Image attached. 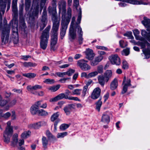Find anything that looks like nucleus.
I'll list each match as a JSON object with an SVG mask.
<instances>
[{
  "label": "nucleus",
  "instance_id": "nucleus-7",
  "mask_svg": "<svg viewBox=\"0 0 150 150\" xmlns=\"http://www.w3.org/2000/svg\"><path fill=\"white\" fill-rule=\"evenodd\" d=\"M13 128H6L3 133V139L6 144H8L10 142V138L13 133Z\"/></svg>",
  "mask_w": 150,
  "mask_h": 150
},
{
  "label": "nucleus",
  "instance_id": "nucleus-42",
  "mask_svg": "<svg viewBox=\"0 0 150 150\" xmlns=\"http://www.w3.org/2000/svg\"><path fill=\"white\" fill-rule=\"evenodd\" d=\"M7 103V101L3 99L2 96L0 95V106L2 107L4 106Z\"/></svg>",
  "mask_w": 150,
  "mask_h": 150
},
{
  "label": "nucleus",
  "instance_id": "nucleus-9",
  "mask_svg": "<svg viewBox=\"0 0 150 150\" xmlns=\"http://www.w3.org/2000/svg\"><path fill=\"white\" fill-rule=\"evenodd\" d=\"M16 27L13 26L12 29V35L11 40L14 44H17L18 43V23L15 24Z\"/></svg>",
  "mask_w": 150,
  "mask_h": 150
},
{
  "label": "nucleus",
  "instance_id": "nucleus-11",
  "mask_svg": "<svg viewBox=\"0 0 150 150\" xmlns=\"http://www.w3.org/2000/svg\"><path fill=\"white\" fill-rule=\"evenodd\" d=\"M10 30L9 29H4L2 30L1 39L2 42L4 44H6L8 42Z\"/></svg>",
  "mask_w": 150,
  "mask_h": 150
},
{
  "label": "nucleus",
  "instance_id": "nucleus-34",
  "mask_svg": "<svg viewBox=\"0 0 150 150\" xmlns=\"http://www.w3.org/2000/svg\"><path fill=\"white\" fill-rule=\"evenodd\" d=\"M31 3V0H25V10L26 11H29Z\"/></svg>",
  "mask_w": 150,
  "mask_h": 150
},
{
  "label": "nucleus",
  "instance_id": "nucleus-8",
  "mask_svg": "<svg viewBox=\"0 0 150 150\" xmlns=\"http://www.w3.org/2000/svg\"><path fill=\"white\" fill-rule=\"evenodd\" d=\"M88 61L83 59L79 60L77 62V65L81 69L84 71H87L89 70L91 68V67L87 63Z\"/></svg>",
  "mask_w": 150,
  "mask_h": 150
},
{
  "label": "nucleus",
  "instance_id": "nucleus-14",
  "mask_svg": "<svg viewBox=\"0 0 150 150\" xmlns=\"http://www.w3.org/2000/svg\"><path fill=\"white\" fill-rule=\"evenodd\" d=\"M112 76L111 70H108L104 73V84H107Z\"/></svg>",
  "mask_w": 150,
  "mask_h": 150
},
{
  "label": "nucleus",
  "instance_id": "nucleus-5",
  "mask_svg": "<svg viewBox=\"0 0 150 150\" xmlns=\"http://www.w3.org/2000/svg\"><path fill=\"white\" fill-rule=\"evenodd\" d=\"M135 44L140 46L142 49L144 48L146 45L147 47V49H144L142 50V51L146 58H149L150 57V43H148L146 41H143L137 42Z\"/></svg>",
  "mask_w": 150,
  "mask_h": 150
},
{
  "label": "nucleus",
  "instance_id": "nucleus-58",
  "mask_svg": "<svg viewBox=\"0 0 150 150\" xmlns=\"http://www.w3.org/2000/svg\"><path fill=\"white\" fill-rule=\"evenodd\" d=\"M122 68L125 69H127L128 68V66L127 62L125 60H124L122 63Z\"/></svg>",
  "mask_w": 150,
  "mask_h": 150
},
{
  "label": "nucleus",
  "instance_id": "nucleus-10",
  "mask_svg": "<svg viewBox=\"0 0 150 150\" xmlns=\"http://www.w3.org/2000/svg\"><path fill=\"white\" fill-rule=\"evenodd\" d=\"M108 58L111 63L113 65L118 66L120 64V59L117 54H112Z\"/></svg>",
  "mask_w": 150,
  "mask_h": 150
},
{
  "label": "nucleus",
  "instance_id": "nucleus-6",
  "mask_svg": "<svg viewBox=\"0 0 150 150\" xmlns=\"http://www.w3.org/2000/svg\"><path fill=\"white\" fill-rule=\"evenodd\" d=\"M47 23V12L46 9H44L42 13V19L38 21L37 26L40 27V30L41 31L46 26Z\"/></svg>",
  "mask_w": 150,
  "mask_h": 150
},
{
  "label": "nucleus",
  "instance_id": "nucleus-52",
  "mask_svg": "<svg viewBox=\"0 0 150 150\" xmlns=\"http://www.w3.org/2000/svg\"><path fill=\"white\" fill-rule=\"evenodd\" d=\"M67 132H63L62 133H59L57 135V137L58 138H63L64 136L67 135Z\"/></svg>",
  "mask_w": 150,
  "mask_h": 150
},
{
  "label": "nucleus",
  "instance_id": "nucleus-64",
  "mask_svg": "<svg viewBox=\"0 0 150 150\" xmlns=\"http://www.w3.org/2000/svg\"><path fill=\"white\" fill-rule=\"evenodd\" d=\"M98 73H102L103 71V67L102 65L98 66Z\"/></svg>",
  "mask_w": 150,
  "mask_h": 150
},
{
  "label": "nucleus",
  "instance_id": "nucleus-47",
  "mask_svg": "<svg viewBox=\"0 0 150 150\" xmlns=\"http://www.w3.org/2000/svg\"><path fill=\"white\" fill-rule=\"evenodd\" d=\"M88 89L87 86H84L83 88V89L82 92V93L81 95V97L82 98H84L86 94L87 91Z\"/></svg>",
  "mask_w": 150,
  "mask_h": 150
},
{
  "label": "nucleus",
  "instance_id": "nucleus-36",
  "mask_svg": "<svg viewBox=\"0 0 150 150\" xmlns=\"http://www.w3.org/2000/svg\"><path fill=\"white\" fill-rule=\"evenodd\" d=\"M23 65L25 67H35L37 64L35 63H33L30 62H24L23 64Z\"/></svg>",
  "mask_w": 150,
  "mask_h": 150
},
{
  "label": "nucleus",
  "instance_id": "nucleus-33",
  "mask_svg": "<svg viewBox=\"0 0 150 150\" xmlns=\"http://www.w3.org/2000/svg\"><path fill=\"white\" fill-rule=\"evenodd\" d=\"M142 23L146 27L150 28V19L144 18V20L142 21Z\"/></svg>",
  "mask_w": 150,
  "mask_h": 150
},
{
  "label": "nucleus",
  "instance_id": "nucleus-37",
  "mask_svg": "<svg viewBox=\"0 0 150 150\" xmlns=\"http://www.w3.org/2000/svg\"><path fill=\"white\" fill-rule=\"evenodd\" d=\"M61 11H62V22H66V19L65 18V15L66 13V9L65 8H62V10Z\"/></svg>",
  "mask_w": 150,
  "mask_h": 150
},
{
  "label": "nucleus",
  "instance_id": "nucleus-30",
  "mask_svg": "<svg viewBox=\"0 0 150 150\" xmlns=\"http://www.w3.org/2000/svg\"><path fill=\"white\" fill-rule=\"evenodd\" d=\"M42 145L45 149L47 148V145L48 143V140L47 138L45 137H43L42 139Z\"/></svg>",
  "mask_w": 150,
  "mask_h": 150
},
{
  "label": "nucleus",
  "instance_id": "nucleus-28",
  "mask_svg": "<svg viewBox=\"0 0 150 150\" xmlns=\"http://www.w3.org/2000/svg\"><path fill=\"white\" fill-rule=\"evenodd\" d=\"M6 2H3L2 0H0V12L1 11L3 14L4 13L5 9L6 7Z\"/></svg>",
  "mask_w": 150,
  "mask_h": 150
},
{
  "label": "nucleus",
  "instance_id": "nucleus-23",
  "mask_svg": "<svg viewBox=\"0 0 150 150\" xmlns=\"http://www.w3.org/2000/svg\"><path fill=\"white\" fill-rule=\"evenodd\" d=\"M74 104H69L64 108V110L67 115L70 114L72 109L74 108Z\"/></svg>",
  "mask_w": 150,
  "mask_h": 150
},
{
  "label": "nucleus",
  "instance_id": "nucleus-3",
  "mask_svg": "<svg viewBox=\"0 0 150 150\" xmlns=\"http://www.w3.org/2000/svg\"><path fill=\"white\" fill-rule=\"evenodd\" d=\"M79 13L78 17L77 22L75 24V28L76 29V31H77L79 41L80 44H82L83 38H82L83 32L80 26L79 25L81 23V8H79L78 10Z\"/></svg>",
  "mask_w": 150,
  "mask_h": 150
},
{
  "label": "nucleus",
  "instance_id": "nucleus-20",
  "mask_svg": "<svg viewBox=\"0 0 150 150\" xmlns=\"http://www.w3.org/2000/svg\"><path fill=\"white\" fill-rule=\"evenodd\" d=\"M42 88V86L39 85H35L33 86H31V85H29L27 87V90L29 91H30L31 93L33 94H34V93L33 91L40 89Z\"/></svg>",
  "mask_w": 150,
  "mask_h": 150
},
{
  "label": "nucleus",
  "instance_id": "nucleus-2",
  "mask_svg": "<svg viewBox=\"0 0 150 150\" xmlns=\"http://www.w3.org/2000/svg\"><path fill=\"white\" fill-rule=\"evenodd\" d=\"M50 25L48 26L42 31L40 38V46L42 49L45 50L47 46L49 38Z\"/></svg>",
  "mask_w": 150,
  "mask_h": 150
},
{
  "label": "nucleus",
  "instance_id": "nucleus-48",
  "mask_svg": "<svg viewBox=\"0 0 150 150\" xmlns=\"http://www.w3.org/2000/svg\"><path fill=\"white\" fill-rule=\"evenodd\" d=\"M69 126V125L68 124H63L60 125L59 128L61 130H64L67 129Z\"/></svg>",
  "mask_w": 150,
  "mask_h": 150
},
{
  "label": "nucleus",
  "instance_id": "nucleus-38",
  "mask_svg": "<svg viewBox=\"0 0 150 150\" xmlns=\"http://www.w3.org/2000/svg\"><path fill=\"white\" fill-rule=\"evenodd\" d=\"M134 34L137 40H140L141 38L139 36V31L137 29H135L133 31Z\"/></svg>",
  "mask_w": 150,
  "mask_h": 150
},
{
  "label": "nucleus",
  "instance_id": "nucleus-41",
  "mask_svg": "<svg viewBox=\"0 0 150 150\" xmlns=\"http://www.w3.org/2000/svg\"><path fill=\"white\" fill-rule=\"evenodd\" d=\"M60 85H57L56 86L50 87L49 89L52 92H54L60 88Z\"/></svg>",
  "mask_w": 150,
  "mask_h": 150
},
{
  "label": "nucleus",
  "instance_id": "nucleus-63",
  "mask_svg": "<svg viewBox=\"0 0 150 150\" xmlns=\"http://www.w3.org/2000/svg\"><path fill=\"white\" fill-rule=\"evenodd\" d=\"M79 4V0H74V6L77 10V7Z\"/></svg>",
  "mask_w": 150,
  "mask_h": 150
},
{
  "label": "nucleus",
  "instance_id": "nucleus-60",
  "mask_svg": "<svg viewBox=\"0 0 150 150\" xmlns=\"http://www.w3.org/2000/svg\"><path fill=\"white\" fill-rule=\"evenodd\" d=\"M129 50L127 48L123 50L122 51V55L124 54L127 56L129 54Z\"/></svg>",
  "mask_w": 150,
  "mask_h": 150
},
{
  "label": "nucleus",
  "instance_id": "nucleus-27",
  "mask_svg": "<svg viewBox=\"0 0 150 150\" xmlns=\"http://www.w3.org/2000/svg\"><path fill=\"white\" fill-rule=\"evenodd\" d=\"M71 8L69 7L67 9V17L66 19V22L69 23L70 21V19L71 16Z\"/></svg>",
  "mask_w": 150,
  "mask_h": 150
},
{
  "label": "nucleus",
  "instance_id": "nucleus-59",
  "mask_svg": "<svg viewBox=\"0 0 150 150\" xmlns=\"http://www.w3.org/2000/svg\"><path fill=\"white\" fill-rule=\"evenodd\" d=\"M56 74L59 77H63L64 76L66 75L65 72H57Z\"/></svg>",
  "mask_w": 150,
  "mask_h": 150
},
{
  "label": "nucleus",
  "instance_id": "nucleus-31",
  "mask_svg": "<svg viewBox=\"0 0 150 150\" xmlns=\"http://www.w3.org/2000/svg\"><path fill=\"white\" fill-rule=\"evenodd\" d=\"M23 75L27 78L31 79L35 77L37 75L34 73H30L23 74Z\"/></svg>",
  "mask_w": 150,
  "mask_h": 150
},
{
  "label": "nucleus",
  "instance_id": "nucleus-49",
  "mask_svg": "<svg viewBox=\"0 0 150 150\" xmlns=\"http://www.w3.org/2000/svg\"><path fill=\"white\" fill-rule=\"evenodd\" d=\"M43 82L44 83L47 84H52L54 83V81L53 79H45V80Z\"/></svg>",
  "mask_w": 150,
  "mask_h": 150
},
{
  "label": "nucleus",
  "instance_id": "nucleus-61",
  "mask_svg": "<svg viewBox=\"0 0 150 150\" xmlns=\"http://www.w3.org/2000/svg\"><path fill=\"white\" fill-rule=\"evenodd\" d=\"M124 36L128 37L130 39H132L133 37L131 32H128L124 34Z\"/></svg>",
  "mask_w": 150,
  "mask_h": 150
},
{
  "label": "nucleus",
  "instance_id": "nucleus-25",
  "mask_svg": "<svg viewBox=\"0 0 150 150\" xmlns=\"http://www.w3.org/2000/svg\"><path fill=\"white\" fill-rule=\"evenodd\" d=\"M69 35L72 40L75 39L76 36V31L73 27L70 28Z\"/></svg>",
  "mask_w": 150,
  "mask_h": 150
},
{
  "label": "nucleus",
  "instance_id": "nucleus-13",
  "mask_svg": "<svg viewBox=\"0 0 150 150\" xmlns=\"http://www.w3.org/2000/svg\"><path fill=\"white\" fill-rule=\"evenodd\" d=\"M68 24L69 23H67V22H61L60 35L61 36V38L62 39H63V37L65 35Z\"/></svg>",
  "mask_w": 150,
  "mask_h": 150
},
{
  "label": "nucleus",
  "instance_id": "nucleus-15",
  "mask_svg": "<svg viewBox=\"0 0 150 150\" xmlns=\"http://www.w3.org/2000/svg\"><path fill=\"white\" fill-rule=\"evenodd\" d=\"M46 123L45 122H39L33 124H29L28 127L30 129H39L42 126L45 125Z\"/></svg>",
  "mask_w": 150,
  "mask_h": 150
},
{
  "label": "nucleus",
  "instance_id": "nucleus-12",
  "mask_svg": "<svg viewBox=\"0 0 150 150\" xmlns=\"http://www.w3.org/2000/svg\"><path fill=\"white\" fill-rule=\"evenodd\" d=\"M18 0H13L12 6V12L13 13V19L16 20L18 18V10L17 7V2Z\"/></svg>",
  "mask_w": 150,
  "mask_h": 150
},
{
  "label": "nucleus",
  "instance_id": "nucleus-56",
  "mask_svg": "<svg viewBox=\"0 0 150 150\" xmlns=\"http://www.w3.org/2000/svg\"><path fill=\"white\" fill-rule=\"evenodd\" d=\"M119 43L120 46L122 48H124L127 46V43L124 41L121 40L120 41Z\"/></svg>",
  "mask_w": 150,
  "mask_h": 150
},
{
  "label": "nucleus",
  "instance_id": "nucleus-51",
  "mask_svg": "<svg viewBox=\"0 0 150 150\" xmlns=\"http://www.w3.org/2000/svg\"><path fill=\"white\" fill-rule=\"evenodd\" d=\"M109 116L107 115H104V122L108 124L110 122Z\"/></svg>",
  "mask_w": 150,
  "mask_h": 150
},
{
  "label": "nucleus",
  "instance_id": "nucleus-50",
  "mask_svg": "<svg viewBox=\"0 0 150 150\" xmlns=\"http://www.w3.org/2000/svg\"><path fill=\"white\" fill-rule=\"evenodd\" d=\"M24 6V4L23 3L22 4L20 5L19 8V14L20 16H21L23 14V8Z\"/></svg>",
  "mask_w": 150,
  "mask_h": 150
},
{
  "label": "nucleus",
  "instance_id": "nucleus-4",
  "mask_svg": "<svg viewBox=\"0 0 150 150\" xmlns=\"http://www.w3.org/2000/svg\"><path fill=\"white\" fill-rule=\"evenodd\" d=\"M59 25L53 26L52 30V31L51 37L50 47L52 50H55V46L57 41L58 31Z\"/></svg>",
  "mask_w": 150,
  "mask_h": 150
},
{
  "label": "nucleus",
  "instance_id": "nucleus-62",
  "mask_svg": "<svg viewBox=\"0 0 150 150\" xmlns=\"http://www.w3.org/2000/svg\"><path fill=\"white\" fill-rule=\"evenodd\" d=\"M47 0H41L40 12L42 11L43 6H44L46 1Z\"/></svg>",
  "mask_w": 150,
  "mask_h": 150
},
{
  "label": "nucleus",
  "instance_id": "nucleus-35",
  "mask_svg": "<svg viewBox=\"0 0 150 150\" xmlns=\"http://www.w3.org/2000/svg\"><path fill=\"white\" fill-rule=\"evenodd\" d=\"M31 132L30 131L24 132L21 134V136L23 139H26L31 134Z\"/></svg>",
  "mask_w": 150,
  "mask_h": 150
},
{
  "label": "nucleus",
  "instance_id": "nucleus-24",
  "mask_svg": "<svg viewBox=\"0 0 150 150\" xmlns=\"http://www.w3.org/2000/svg\"><path fill=\"white\" fill-rule=\"evenodd\" d=\"M118 86V81L116 78H115L111 82L110 88L112 90H114L117 88Z\"/></svg>",
  "mask_w": 150,
  "mask_h": 150
},
{
  "label": "nucleus",
  "instance_id": "nucleus-39",
  "mask_svg": "<svg viewBox=\"0 0 150 150\" xmlns=\"http://www.w3.org/2000/svg\"><path fill=\"white\" fill-rule=\"evenodd\" d=\"M96 109L99 112L100 111V108L102 104V102L101 101V99H100L96 103Z\"/></svg>",
  "mask_w": 150,
  "mask_h": 150
},
{
  "label": "nucleus",
  "instance_id": "nucleus-44",
  "mask_svg": "<svg viewBox=\"0 0 150 150\" xmlns=\"http://www.w3.org/2000/svg\"><path fill=\"white\" fill-rule=\"evenodd\" d=\"M81 89H76L73 90L72 93L73 95L79 96L81 95Z\"/></svg>",
  "mask_w": 150,
  "mask_h": 150
},
{
  "label": "nucleus",
  "instance_id": "nucleus-19",
  "mask_svg": "<svg viewBox=\"0 0 150 150\" xmlns=\"http://www.w3.org/2000/svg\"><path fill=\"white\" fill-rule=\"evenodd\" d=\"M125 2L129 3L130 4L137 5L144 4L145 5H148L149 4L148 3L144 2L142 1H138V0H125Z\"/></svg>",
  "mask_w": 150,
  "mask_h": 150
},
{
  "label": "nucleus",
  "instance_id": "nucleus-1",
  "mask_svg": "<svg viewBox=\"0 0 150 150\" xmlns=\"http://www.w3.org/2000/svg\"><path fill=\"white\" fill-rule=\"evenodd\" d=\"M56 6V3L55 2H53L47 9L49 13L52 16L53 26L59 25L60 21V17H57V16Z\"/></svg>",
  "mask_w": 150,
  "mask_h": 150
},
{
  "label": "nucleus",
  "instance_id": "nucleus-29",
  "mask_svg": "<svg viewBox=\"0 0 150 150\" xmlns=\"http://www.w3.org/2000/svg\"><path fill=\"white\" fill-rule=\"evenodd\" d=\"M38 108L36 105L32 106L30 108V111L31 114L33 115H34L38 113V111L39 110Z\"/></svg>",
  "mask_w": 150,
  "mask_h": 150
},
{
  "label": "nucleus",
  "instance_id": "nucleus-17",
  "mask_svg": "<svg viewBox=\"0 0 150 150\" xmlns=\"http://www.w3.org/2000/svg\"><path fill=\"white\" fill-rule=\"evenodd\" d=\"M126 81V78L125 76L124 77L123 81L122 84H124V85L123 87L122 91L121 92L122 94H124L126 93L127 91V88L128 86H131V84L130 83L131 80L130 79H127V83H125Z\"/></svg>",
  "mask_w": 150,
  "mask_h": 150
},
{
  "label": "nucleus",
  "instance_id": "nucleus-45",
  "mask_svg": "<svg viewBox=\"0 0 150 150\" xmlns=\"http://www.w3.org/2000/svg\"><path fill=\"white\" fill-rule=\"evenodd\" d=\"M46 135L49 139H54L55 138V137L52 135V133L49 130L46 131Z\"/></svg>",
  "mask_w": 150,
  "mask_h": 150
},
{
  "label": "nucleus",
  "instance_id": "nucleus-55",
  "mask_svg": "<svg viewBox=\"0 0 150 150\" xmlns=\"http://www.w3.org/2000/svg\"><path fill=\"white\" fill-rule=\"evenodd\" d=\"M58 98H59V100L62 99L63 98H65L66 99H69V97H67V96H66L65 95V94L64 93H62L58 95L57 96Z\"/></svg>",
  "mask_w": 150,
  "mask_h": 150
},
{
  "label": "nucleus",
  "instance_id": "nucleus-26",
  "mask_svg": "<svg viewBox=\"0 0 150 150\" xmlns=\"http://www.w3.org/2000/svg\"><path fill=\"white\" fill-rule=\"evenodd\" d=\"M141 34L142 35L146 38L147 40L150 42V32H147L145 30H142Z\"/></svg>",
  "mask_w": 150,
  "mask_h": 150
},
{
  "label": "nucleus",
  "instance_id": "nucleus-18",
  "mask_svg": "<svg viewBox=\"0 0 150 150\" xmlns=\"http://www.w3.org/2000/svg\"><path fill=\"white\" fill-rule=\"evenodd\" d=\"M100 92L101 90L99 88H96L91 93V98L94 100L97 99L100 96Z\"/></svg>",
  "mask_w": 150,
  "mask_h": 150
},
{
  "label": "nucleus",
  "instance_id": "nucleus-22",
  "mask_svg": "<svg viewBox=\"0 0 150 150\" xmlns=\"http://www.w3.org/2000/svg\"><path fill=\"white\" fill-rule=\"evenodd\" d=\"M85 53L86 55V58L89 60L92 59L95 55L93 50L89 48L86 49Z\"/></svg>",
  "mask_w": 150,
  "mask_h": 150
},
{
  "label": "nucleus",
  "instance_id": "nucleus-32",
  "mask_svg": "<svg viewBox=\"0 0 150 150\" xmlns=\"http://www.w3.org/2000/svg\"><path fill=\"white\" fill-rule=\"evenodd\" d=\"M66 1H62L60 2L59 4V14H60V13L61 12L62 8H66Z\"/></svg>",
  "mask_w": 150,
  "mask_h": 150
},
{
  "label": "nucleus",
  "instance_id": "nucleus-57",
  "mask_svg": "<svg viewBox=\"0 0 150 150\" xmlns=\"http://www.w3.org/2000/svg\"><path fill=\"white\" fill-rule=\"evenodd\" d=\"M75 72V70L71 69H70L67 72H65L66 75H68V76H71V75L74 73Z\"/></svg>",
  "mask_w": 150,
  "mask_h": 150
},
{
  "label": "nucleus",
  "instance_id": "nucleus-54",
  "mask_svg": "<svg viewBox=\"0 0 150 150\" xmlns=\"http://www.w3.org/2000/svg\"><path fill=\"white\" fill-rule=\"evenodd\" d=\"M98 74V72L97 71H95L88 74V78L94 77L96 76Z\"/></svg>",
  "mask_w": 150,
  "mask_h": 150
},
{
  "label": "nucleus",
  "instance_id": "nucleus-40",
  "mask_svg": "<svg viewBox=\"0 0 150 150\" xmlns=\"http://www.w3.org/2000/svg\"><path fill=\"white\" fill-rule=\"evenodd\" d=\"M59 115V112H57L53 114L51 117V121L52 122L54 121L58 117Z\"/></svg>",
  "mask_w": 150,
  "mask_h": 150
},
{
  "label": "nucleus",
  "instance_id": "nucleus-21",
  "mask_svg": "<svg viewBox=\"0 0 150 150\" xmlns=\"http://www.w3.org/2000/svg\"><path fill=\"white\" fill-rule=\"evenodd\" d=\"M18 135L17 133H15L13 135L11 142V146L13 147L17 146L18 140Z\"/></svg>",
  "mask_w": 150,
  "mask_h": 150
},
{
  "label": "nucleus",
  "instance_id": "nucleus-53",
  "mask_svg": "<svg viewBox=\"0 0 150 150\" xmlns=\"http://www.w3.org/2000/svg\"><path fill=\"white\" fill-rule=\"evenodd\" d=\"M99 83L102 86H103V75L99 76L98 77Z\"/></svg>",
  "mask_w": 150,
  "mask_h": 150
},
{
  "label": "nucleus",
  "instance_id": "nucleus-43",
  "mask_svg": "<svg viewBox=\"0 0 150 150\" xmlns=\"http://www.w3.org/2000/svg\"><path fill=\"white\" fill-rule=\"evenodd\" d=\"M20 26L21 28L24 31L25 29L26 28V24L23 19H22L20 21Z\"/></svg>",
  "mask_w": 150,
  "mask_h": 150
},
{
  "label": "nucleus",
  "instance_id": "nucleus-16",
  "mask_svg": "<svg viewBox=\"0 0 150 150\" xmlns=\"http://www.w3.org/2000/svg\"><path fill=\"white\" fill-rule=\"evenodd\" d=\"M39 5L37 4L34 8L32 14H30L29 18H31L33 20L35 18H38L39 14Z\"/></svg>",
  "mask_w": 150,
  "mask_h": 150
},
{
  "label": "nucleus",
  "instance_id": "nucleus-46",
  "mask_svg": "<svg viewBox=\"0 0 150 150\" xmlns=\"http://www.w3.org/2000/svg\"><path fill=\"white\" fill-rule=\"evenodd\" d=\"M38 115L40 116H45L47 115V113L43 109L39 110L38 111Z\"/></svg>",
  "mask_w": 150,
  "mask_h": 150
}]
</instances>
